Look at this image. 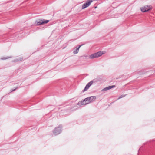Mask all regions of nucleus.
I'll use <instances>...</instances> for the list:
<instances>
[{"label": "nucleus", "mask_w": 155, "mask_h": 155, "mask_svg": "<svg viewBox=\"0 0 155 155\" xmlns=\"http://www.w3.org/2000/svg\"><path fill=\"white\" fill-rule=\"evenodd\" d=\"M93 82V81H91L89 83H88L87 85H86L84 89L82 91L84 92L85 91H87V89H88L89 87L92 84Z\"/></svg>", "instance_id": "nucleus-7"}, {"label": "nucleus", "mask_w": 155, "mask_h": 155, "mask_svg": "<svg viewBox=\"0 0 155 155\" xmlns=\"http://www.w3.org/2000/svg\"><path fill=\"white\" fill-rule=\"evenodd\" d=\"M4 58V57H3V58H1V59H2V60H4V59H7L8 58Z\"/></svg>", "instance_id": "nucleus-12"}, {"label": "nucleus", "mask_w": 155, "mask_h": 155, "mask_svg": "<svg viewBox=\"0 0 155 155\" xmlns=\"http://www.w3.org/2000/svg\"><path fill=\"white\" fill-rule=\"evenodd\" d=\"M96 98L95 96H92L88 97L84 99L83 101H81L78 103V105H86L94 101Z\"/></svg>", "instance_id": "nucleus-1"}, {"label": "nucleus", "mask_w": 155, "mask_h": 155, "mask_svg": "<svg viewBox=\"0 0 155 155\" xmlns=\"http://www.w3.org/2000/svg\"><path fill=\"white\" fill-rule=\"evenodd\" d=\"M22 58H19L18 59H16L15 60V61H19L22 60Z\"/></svg>", "instance_id": "nucleus-10"}, {"label": "nucleus", "mask_w": 155, "mask_h": 155, "mask_svg": "<svg viewBox=\"0 0 155 155\" xmlns=\"http://www.w3.org/2000/svg\"><path fill=\"white\" fill-rule=\"evenodd\" d=\"M115 87V85H112V86H109L108 87H107L104 88L102 90V91H106L107 90L110 89H111L114 87Z\"/></svg>", "instance_id": "nucleus-8"}, {"label": "nucleus", "mask_w": 155, "mask_h": 155, "mask_svg": "<svg viewBox=\"0 0 155 155\" xmlns=\"http://www.w3.org/2000/svg\"><path fill=\"white\" fill-rule=\"evenodd\" d=\"M104 54L103 52L99 51L89 56V58L90 59H94L97 58L101 56Z\"/></svg>", "instance_id": "nucleus-2"}, {"label": "nucleus", "mask_w": 155, "mask_h": 155, "mask_svg": "<svg viewBox=\"0 0 155 155\" xmlns=\"http://www.w3.org/2000/svg\"><path fill=\"white\" fill-rule=\"evenodd\" d=\"M49 20H45L44 19H39L37 20L35 22L36 24L37 25H44L49 22Z\"/></svg>", "instance_id": "nucleus-4"}, {"label": "nucleus", "mask_w": 155, "mask_h": 155, "mask_svg": "<svg viewBox=\"0 0 155 155\" xmlns=\"http://www.w3.org/2000/svg\"><path fill=\"white\" fill-rule=\"evenodd\" d=\"M125 95H121V96H120L118 98V99H120L121 98H122L125 96Z\"/></svg>", "instance_id": "nucleus-11"}, {"label": "nucleus", "mask_w": 155, "mask_h": 155, "mask_svg": "<svg viewBox=\"0 0 155 155\" xmlns=\"http://www.w3.org/2000/svg\"><path fill=\"white\" fill-rule=\"evenodd\" d=\"M62 125H60L58 127H56L53 131V134L57 135L60 134L62 131Z\"/></svg>", "instance_id": "nucleus-3"}, {"label": "nucleus", "mask_w": 155, "mask_h": 155, "mask_svg": "<svg viewBox=\"0 0 155 155\" xmlns=\"http://www.w3.org/2000/svg\"><path fill=\"white\" fill-rule=\"evenodd\" d=\"M151 8V7L150 5L148 6L146 5L144 7H142L141 8V10L142 12H143L148 11L150 10Z\"/></svg>", "instance_id": "nucleus-6"}, {"label": "nucleus", "mask_w": 155, "mask_h": 155, "mask_svg": "<svg viewBox=\"0 0 155 155\" xmlns=\"http://www.w3.org/2000/svg\"><path fill=\"white\" fill-rule=\"evenodd\" d=\"M92 0H88L86 3H84L82 5V8L84 9L89 6L92 2Z\"/></svg>", "instance_id": "nucleus-5"}, {"label": "nucleus", "mask_w": 155, "mask_h": 155, "mask_svg": "<svg viewBox=\"0 0 155 155\" xmlns=\"http://www.w3.org/2000/svg\"><path fill=\"white\" fill-rule=\"evenodd\" d=\"M81 46V45H79L78 48L77 47L75 49V50L73 52V53L74 54H76L78 53L79 51V49L80 48Z\"/></svg>", "instance_id": "nucleus-9"}, {"label": "nucleus", "mask_w": 155, "mask_h": 155, "mask_svg": "<svg viewBox=\"0 0 155 155\" xmlns=\"http://www.w3.org/2000/svg\"><path fill=\"white\" fill-rule=\"evenodd\" d=\"M15 90V89H14V90H12V91H14Z\"/></svg>", "instance_id": "nucleus-13"}]
</instances>
